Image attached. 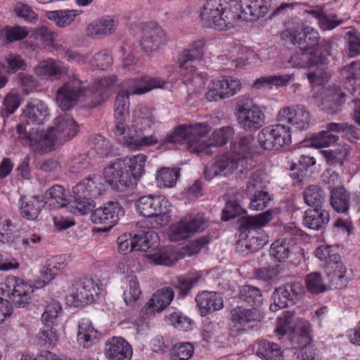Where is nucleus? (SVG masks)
I'll return each instance as SVG.
<instances>
[{
  "label": "nucleus",
  "mask_w": 360,
  "mask_h": 360,
  "mask_svg": "<svg viewBox=\"0 0 360 360\" xmlns=\"http://www.w3.org/2000/svg\"><path fill=\"white\" fill-rule=\"evenodd\" d=\"M210 130V126L205 123L181 125L166 136L162 145L166 143H176L186 141L188 148L191 153L210 154L211 146L226 144L234 134L232 127H224L213 131L207 141L205 137Z\"/></svg>",
  "instance_id": "nucleus-1"
},
{
  "label": "nucleus",
  "mask_w": 360,
  "mask_h": 360,
  "mask_svg": "<svg viewBox=\"0 0 360 360\" xmlns=\"http://www.w3.org/2000/svg\"><path fill=\"white\" fill-rule=\"evenodd\" d=\"M117 80L114 75L103 77L95 82L89 89H84L82 86V82L74 78L58 89L56 102L62 110H68L75 105L80 96L90 94L93 97L90 107L95 108L108 98Z\"/></svg>",
  "instance_id": "nucleus-2"
},
{
  "label": "nucleus",
  "mask_w": 360,
  "mask_h": 360,
  "mask_svg": "<svg viewBox=\"0 0 360 360\" xmlns=\"http://www.w3.org/2000/svg\"><path fill=\"white\" fill-rule=\"evenodd\" d=\"M33 130V128L27 129L23 123L17 126L19 136L29 141L34 150H44L73 138L78 132V126L72 116L63 113L55 119L54 126L50 127L46 133L39 134L34 133Z\"/></svg>",
  "instance_id": "nucleus-3"
},
{
  "label": "nucleus",
  "mask_w": 360,
  "mask_h": 360,
  "mask_svg": "<svg viewBox=\"0 0 360 360\" xmlns=\"http://www.w3.org/2000/svg\"><path fill=\"white\" fill-rule=\"evenodd\" d=\"M146 160V155L142 153L117 158L105 167L104 177L115 191L133 188L145 172Z\"/></svg>",
  "instance_id": "nucleus-4"
},
{
  "label": "nucleus",
  "mask_w": 360,
  "mask_h": 360,
  "mask_svg": "<svg viewBox=\"0 0 360 360\" xmlns=\"http://www.w3.org/2000/svg\"><path fill=\"white\" fill-rule=\"evenodd\" d=\"M252 141L251 136H237L231 141V153L216 158L212 163L205 167V179L210 180L217 176H225L235 170L243 173L244 169H248L247 155L250 153Z\"/></svg>",
  "instance_id": "nucleus-5"
},
{
  "label": "nucleus",
  "mask_w": 360,
  "mask_h": 360,
  "mask_svg": "<svg viewBox=\"0 0 360 360\" xmlns=\"http://www.w3.org/2000/svg\"><path fill=\"white\" fill-rule=\"evenodd\" d=\"M273 211L266 210L255 216L243 217L239 219L240 240L238 242V251L248 254L261 249L268 241V236L259 232L273 219Z\"/></svg>",
  "instance_id": "nucleus-6"
},
{
  "label": "nucleus",
  "mask_w": 360,
  "mask_h": 360,
  "mask_svg": "<svg viewBox=\"0 0 360 360\" xmlns=\"http://www.w3.org/2000/svg\"><path fill=\"white\" fill-rule=\"evenodd\" d=\"M238 0H207L200 13L202 24L207 27L224 30L238 21Z\"/></svg>",
  "instance_id": "nucleus-7"
},
{
  "label": "nucleus",
  "mask_w": 360,
  "mask_h": 360,
  "mask_svg": "<svg viewBox=\"0 0 360 360\" xmlns=\"http://www.w3.org/2000/svg\"><path fill=\"white\" fill-rule=\"evenodd\" d=\"M205 41L202 39L195 41L179 56L178 63L183 83L188 86L189 94L200 93L205 87L207 77L205 74L197 72L193 65L203 55Z\"/></svg>",
  "instance_id": "nucleus-8"
},
{
  "label": "nucleus",
  "mask_w": 360,
  "mask_h": 360,
  "mask_svg": "<svg viewBox=\"0 0 360 360\" xmlns=\"http://www.w3.org/2000/svg\"><path fill=\"white\" fill-rule=\"evenodd\" d=\"M99 181L100 177L96 175L81 181L72 188L73 195L65 207L75 215L89 214L95 205L91 198L101 194L102 184Z\"/></svg>",
  "instance_id": "nucleus-9"
},
{
  "label": "nucleus",
  "mask_w": 360,
  "mask_h": 360,
  "mask_svg": "<svg viewBox=\"0 0 360 360\" xmlns=\"http://www.w3.org/2000/svg\"><path fill=\"white\" fill-rule=\"evenodd\" d=\"M235 110L238 123L245 131H256L265 124L264 112L250 96L239 97Z\"/></svg>",
  "instance_id": "nucleus-10"
},
{
  "label": "nucleus",
  "mask_w": 360,
  "mask_h": 360,
  "mask_svg": "<svg viewBox=\"0 0 360 360\" xmlns=\"http://www.w3.org/2000/svg\"><path fill=\"white\" fill-rule=\"evenodd\" d=\"M137 212L148 218H155L158 226L167 225L170 220V202L162 195H147L140 197L135 203Z\"/></svg>",
  "instance_id": "nucleus-11"
},
{
  "label": "nucleus",
  "mask_w": 360,
  "mask_h": 360,
  "mask_svg": "<svg viewBox=\"0 0 360 360\" xmlns=\"http://www.w3.org/2000/svg\"><path fill=\"white\" fill-rule=\"evenodd\" d=\"M281 39L285 44H291L302 51L314 52L319 45V34L311 26L297 25L287 27L281 32Z\"/></svg>",
  "instance_id": "nucleus-12"
},
{
  "label": "nucleus",
  "mask_w": 360,
  "mask_h": 360,
  "mask_svg": "<svg viewBox=\"0 0 360 360\" xmlns=\"http://www.w3.org/2000/svg\"><path fill=\"white\" fill-rule=\"evenodd\" d=\"M33 287L18 277H11L0 283V300L5 297L16 307H25L31 301Z\"/></svg>",
  "instance_id": "nucleus-13"
},
{
  "label": "nucleus",
  "mask_w": 360,
  "mask_h": 360,
  "mask_svg": "<svg viewBox=\"0 0 360 360\" xmlns=\"http://www.w3.org/2000/svg\"><path fill=\"white\" fill-rule=\"evenodd\" d=\"M257 141L264 150L279 149L291 143L290 128L284 124L270 125L257 134Z\"/></svg>",
  "instance_id": "nucleus-14"
},
{
  "label": "nucleus",
  "mask_w": 360,
  "mask_h": 360,
  "mask_svg": "<svg viewBox=\"0 0 360 360\" xmlns=\"http://www.w3.org/2000/svg\"><path fill=\"white\" fill-rule=\"evenodd\" d=\"M207 227V220L201 215H190L169 226V238L178 242L185 240L193 234L203 231Z\"/></svg>",
  "instance_id": "nucleus-15"
},
{
  "label": "nucleus",
  "mask_w": 360,
  "mask_h": 360,
  "mask_svg": "<svg viewBox=\"0 0 360 360\" xmlns=\"http://www.w3.org/2000/svg\"><path fill=\"white\" fill-rule=\"evenodd\" d=\"M239 79L230 77L223 76L212 80L205 92V98L210 101H218L232 96L240 89Z\"/></svg>",
  "instance_id": "nucleus-16"
},
{
  "label": "nucleus",
  "mask_w": 360,
  "mask_h": 360,
  "mask_svg": "<svg viewBox=\"0 0 360 360\" xmlns=\"http://www.w3.org/2000/svg\"><path fill=\"white\" fill-rule=\"evenodd\" d=\"M302 291V285L299 282L286 283L279 286L272 293L274 302L270 304V309L276 311L295 304L300 300Z\"/></svg>",
  "instance_id": "nucleus-17"
},
{
  "label": "nucleus",
  "mask_w": 360,
  "mask_h": 360,
  "mask_svg": "<svg viewBox=\"0 0 360 360\" xmlns=\"http://www.w3.org/2000/svg\"><path fill=\"white\" fill-rule=\"evenodd\" d=\"M262 180L257 173L252 174L244 191V194L250 200L249 208L252 210H262L266 208L272 198L269 193L262 190Z\"/></svg>",
  "instance_id": "nucleus-18"
},
{
  "label": "nucleus",
  "mask_w": 360,
  "mask_h": 360,
  "mask_svg": "<svg viewBox=\"0 0 360 360\" xmlns=\"http://www.w3.org/2000/svg\"><path fill=\"white\" fill-rule=\"evenodd\" d=\"M124 215V210L118 201H109L91 212V220L94 224L108 225L110 230Z\"/></svg>",
  "instance_id": "nucleus-19"
},
{
  "label": "nucleus",
  "mask_w": 360,
  "mask_h": 360,
  "mask_svg": "<svg viewBox=\"0 0 360 360\" xmlns=\"http://www.w3.org/2000/svg\"><path fill=\"white\" fill-rule=\"evenodd\" d=\"M311 116L309 110L302 105H293L281 108L277 114V120L288 122L297 129L305 130L310 124Z\"/></svg>",
  "instance_id": "nucleus-20"
},
{
  "label": "nucleus",
  "mask_w": 360,
  "mask_h": 360,
  "mask_svg": "<svg viewBox=\"0 0 360 360\" xmlns=\"http://www.w3.org/2000/svg\"><path fill=\"white\" fill-rule=\"evenodd\" d=\"M164 84V80L148 76L131 78L122 83V90L119 93L126 94L129 100V96L141 95L153 89L162 88Z\"/></svg>",
  "instance_id": "nucleus-21"
},
{
  "label": "nucleus",
  "mask_w": 360,
  "mask_h": 360,
  "mask_svg": "<svg viewBox=\"0 0 360 360\" xmlns=\"http://www.w3.org/2000/svg\"><path fill=\"white\" fill-rule=\"evenodd\" d=\"M272 0H238L240 6L238 20L255 21L264 16L271 6Z\"/></svg>",
  "instance_id": "nucleus-22"
},
{
  "label": "nucleus",
  "mask_w": 360,
  "mask_h": 360,
  "mask_svg": "<svg viewBox=\"0 0 360 360\" xmlns=\"http://www.w3.org/2000/svg\"><path fill=\"white\" fill-rule=\"evenodd\" d=\"M119 20L115 16L106 15L93 20L86 29V34L93 39H101L112 34L117 27Z\"/></svg>",
  "instance_id": "nucleus-23"
},
{
  "label": "nucleus",
  "mask_w": 360,
  "mask_h": 360,
  "mask_svg": "<svg viewBox=\"0 0 360 360\" xmlns=\"http://www.w3.org/2000/svg\"><path fill=\"white\" fill-rule=\"evenodd\" d=\"M104 353L108 360H130L133 349L122 337H112L105 342Z\"/></svg>",
  "instance_id": "nucleus-24"
},
{
  "label": "nucleus",
  "mask_w": 360,
  "mask_h": 360,
  "mask_svg": "<svg viewBox=\"0 0 360 360\" xmlns=\"http://www.w3.org/2000/svg\"><path fill=\"white\" fill-rule=\"evenodd\" d=\"M230 315L233 326L248 328H252L257 325L264 318V316L255 308L247 309L243 307H236L232 309Z\"/></svg>",
  "instance_id": "nucleus-25"
},
{
  "label": "nucleus",
  "mask_w": 360,
  "mask_h": 360,
  "mask_svg": "<svg viewBox=\"0 0 360 360\" xmlns=\"http://www.w3.org/2000/svg\"><path fill=\"white\" fill-rule=\"evenodd\" d=\"M34 74L41 78L46 79H58L63 75L67 74V68L63 63L53 58H48L39 61L34 68Z\"/></svg>",
  "instance_id": "nucleus-26"
},
{
  "label": "nucleus",
  "mask_w": 360,
  "mask_h": 360,
  "mask_svg": "<svg viewBox=\"0 0 360 360\" xmlns=\"http://www.w3.org/2000/svg\"><path fill=\"white\" fill-rule=\"evenodd\" d=\"M124 145L131 150H139L143 146H150L158 143V139L155 135L145 136L141 129L132 125L125 131Z\"/></svg>",
  "instance_id": "nucleus-27"
},
{
  "label": "nucleus",
  "mask_w": 360,
  "mask_h": 360,
  "mask_svg": "<svg viewBox=\"0 0 360 360\" xmlns=\"http://www.w3.org/2000/svg\"><path fill=\"white\" fill-rule=\"evenodd\" d=\"M174 292L169 287L158 290L143 307L141 312L143 314H152L165 309L172 301Z\"/></svg>",
  "instance_id": "nucleus-28"
},
{
  "label": "nucleus",
  "mask_w": 360,
  "mask_h": 360,
  "mask_svg": "<svg viewBox=\"0 0 360 360\" xmlns=\"http://www.w3.org/2000/svg\"><path fill=\"white\" fill-rule=\"evenodd\" d=\"M129 100L127 95L118 93L115 102V122L112 129L116 136L124 135L126 131L125 122L129 116Z\"/></svg>",
  "instance_id": "nucleus-29"
},
{
  "label": "nucleus",
  "mask_w": 360,
  "mask_h": 360,
  "mask_svg": "<svg viewBox=\"0 0 360 360\" xmlns=\"http://www.w3.org/2000/svg\"><path fill=\"white\" fill-rule=\"evenodd\" d=\"M330 220L329 212L322 207L307 209L303 217V224L305 227L314 231L324 229Z\"/></svg>",
  "instance_id": "nucleus-30"
},
{
  "label": "nucleus",
  "mask_w": 360,
  "mask_h": 360,
  "mask_svg": "<svg viewBox=\"0 0 360 360\" xmlns=\"http://www.w3.org/2000/svg\"><path fill=\"white\" fill-rule=\"evenodd\" d=\"M195 301L202 316H206L224 307L223 299L216 292H203L197 295Z\"/></svg>",
  "instance_id": "nucleus-31"
},
{
  "label": "nucleus",
  "mask_w": 360,
  "mask_h": 360,
  "mask_svg": "<svg viewBox=\"0 0 360 360\" xmlns=\"http://www.w3.org/2000/svg\"><path fill=\"white\" fill-rule=\"evenodd\" d=\"M98 295L97 284L91 278H84L77 283L73 294L75 301L80 303H91Z\"/></svg>",
  "instance_id": "nucleus-32"
},
{
  "label": "nucleus",
  "mask_w": 360,
  "mask_h": 360,
  "mask_svg": "<svg viewBox=\"0 0 360 360\" xmlns=\"http://www.w3.org/2000/svg\"><path fill=\"white\" fill-rule=\"evenodd\" d=\"M351 196L342 186H333L330 189L329 202L331 207L337 212L347 214L350 207Z\"/></svg>",
  "instance_id": "nucleus-33"
},
{
  "label": "nucleus",
  "mask_w": 360,
  "mask_h": 360,
  "mask_svg": "<svg viewBox=\"0 0 360 360\" xmlns=\"http://www.w3.org/2000/svg\"><path fill=\"white\" fill-rule=\"evenodd\" d=\"M25 117L27 123L41 124L49 117V112L46 104L39 100L29 102L24 110Z\"/></svg>",
  "instance_id": "nucleus-34"
},
{
  "label": "nucleus",
  "mask_w": 360,
  "mask_h": 360,
  "mask_svg": "<svg viewBox=\"0 0 360 360\" xmlns=\"http://www.w3.org/2000/svg\"><path fill=\"white\" fill-rule=\"evenodd\" d=\"M98 332L90 320L82 319L78 323L77 342L84 347H89L94 340L96 339Z\"/></svg>",
  "instance_id": "nucleus-35"
},
{
  "label": "nucleus",
  "mask_w": 360,
  "mask_h": 360,
  "mask_svg": "<svg viewBox=\"0 0 360 360\" xmlns=\"http://www.w3.org/2000/svg\"><path fill=\"white\" fill-rule=\"evenodd\" d=\"M123 288V298L127 306H132L141 294L138 278L134 275L125 276Z\"/></svg>",
  "instance_id": "nucleus-36"
},
{
  "label": "nucleus",
  "mask_w": 360,
  "mask_h": 360,
  "mask_svg": "<svg viewBox=\"0 0 360 360\" xmlns=\"http://www.w3.org/2000/svg\"><path fill=\"white\" fill-rule=\"evenodd\" d=\"M44 198L45 203H49V205L56 209L65 206L68 194L62 186L55 184L45 192Z\"/></svg>",
  "instance_id": "nucleus-37"
},
{
  "label": "nucleus",
  "mask_w": 360,
  "mask_h": 360,
  "mask_svg": "<svg viewBox=\"0 0 360 360\" xmlns=\"http://www.w3.org/2000/svg\"><path fill=\"white\" fill-rule=\"evenodd\" d=\"M238 298L253 307L261 306L264 301V296L261 290L251 285H245L240 287Z\"/></svg>",
  "instance_id": "nucleus-38"
},
{
  "label": "nucleus",
  "mask_w": 360,
  "mask_h": 360,
  "mask_svg": "<svg viewBox=\"0 0 360 360\" xmlns=\"http://www.w3.org/2000/svg\"><path fill=\"white\" fill-rule=\"evenodd\" d=\"M332 264L330 266L332 271L328 273L331 285L336 288H342L347 286L350 276L347 274L345 266L342 262H339V261Z\"/></svg>",
  "instance_id": "nucleus-39"
},
{
  "label": "nucleus",
  "mask_w": 360,
  "mask_h": 360,
  "mask_svg": "<svg viewBox=\"0 0 360 360\" xmlns=\"http://www.w3.org/2000/svg\"><path fill=\"white\" fill-rule=\"evenodd\" d=\"M304 202L312 207H322L326 192L319 185H309L303 192Z\"/></svg>",
  "instance_id": "nucleus-40"
},
{
  "label": "nucleus",
  "mask_w": 360,
  "mask_h": 360,
  "mask_svg": "<svg viewBox=\"0 0 360 360\" xmlns=\"http://www.w3.org/2000/svg\"><path fill=\"white\" fill-rule=\"evenodd\" d=\"M20 214L21 215L29 220L35 219L44 206V202L39 197L34 196L30 200L25 201V198H20Z\"/></svg>",
  "instance_id": "nucleus-41"
},
{
  "label": "nucleus",
  "mask_w": 360,
  "mask_h": 360,
  "mask_svg": "<svg viewBox=\"0 0 360 360\" xmlns=\"http://www.w3.org/2000/svg\"><path fill=\"white\" fill-rule=\"evenodd\" d=\"M165 321L179 330H188L192 328V321L176 309H168L165 316Z\"/></svg>",
  "instance_id": "nucleus-42"
},
{
  "label": "nucleus",
  "mask_w": 360,
  "mask_h": 360,
  "mask_svg": "<svg viewBox=\"0 0 360 360\" xmlns=\"http://www.w3.org/2000/svg\"><path fill=\"white\" fill-rule=\"evenodd\" d=\"M163 37V31L159 27L147 31L141 40V46L146 52L157 50L162 41Z\"/></svg>",
  "instance_id": "nucleus-43"
},
{
  "label": "nucleus",
  "mask_w": 360,
  "mask_h": 360,
  "mask_svg": "<svg viewBox=\"0 0 360 360\" xmlns=\"http://www.w3.org/2000/svg\"><path fill=\"white\" fill-rule=\"evenodd\" d=\"M283 271V265L274 264L256 269L254 276L258 280L262 281L269 285L275 283L278 276Z\"/></svg>",
  "instance_id": "nucleus-44"
},
{
  "label": "nucleus",
  "mask_w": 360,
  "mask_h": 360,
  "mask_svg": "<svg viewBox=\"0 0 360 360\" xmlns=\"http://www.w3.org/2000/svg\"><path fill=\"white\" fill-rule=\"evenodd\" d=\"M256 354L266 360H273L281 355V351L278 344L260 340L257 342Z\"/></svg>",
  "instance_id": "nucleus-45"
},
{
  "label": "nucleus",
  "mask_w": 360,
  "mask_h": 360,
  "mask_svg": "<svg viewBox=\"0 0 360 360\" xmlns=\"http://www.w3.org/2000/svg\"><path fill=\"white\" fill-rule=\"evenodd\" d=\"M82 13L80 10H59L49 12L47 18L54 21L57 25L65 27L70 25Z\"/></svg>",
  "instance_id": "nucleus-46"
},
{
  "label": "nucleus",
  "mask_w": 360,
  "mask_h": 360,
  "mask_svg": "<svg viewBox=\"0 0 360 360\" xmlns=\"http://www.w3.org/2000/svg\"><path fill=\"white\" fill-rule=\"evenodd\" d=\"M27 67V63L22 56L13 53L5 56L1 64V68L8 74H14L20 70H26Z\"/></svg>",
  "instance_id": "nucleus-47"
},
{
  "label": "nucleus",
  "mask_w": 360,
  "mask_h": 360,
  "mask_svg": "<svg viewBox=\"0 0 360 360\" xmlns=\"http://www.w3.org/2000/svg\"><path fill=\"white\" fill-rule=\"evenodd\" d=\"M179 171L176 168H161L156 174L158 186L160 188L174 186L179 175Z\"/></svg>",
  "instance_id": "nucleus-48"
},
{
  "label": "nucleus",
  "mask_w": 360,
  "mask_h": 360,
  "mask_svg": "<svg viewBox=\"0 0 360 360\" xmlns=\"http://www.w3.org/2000/svg\"><path fill=\"white\" fill-rule=\"evenodd\" d=\"M326 130H323L319 134H314L311 139V146L316 148L328 147L333 143H335L338 140V136L332 134L334 132L333 130L328 129V124L326 127Z\"/></svg>",
  "instance_id": "nucleus-49"
},
{
  "label": "nucleus",
  "mask_w": 360,
  "mask_h": 360,
  "mask_svg": "<svg viewBox=\"0 0 360 360\" xmlns=\"http://www.w3.org/2000/svg\"><path fill=\"white\" fill-rule=\"evenodd\" d=\"M290 244L284 239L275 240L270 247L269 255L276 262H282L290 254Z\"/></svg>",
  "instance_id": "nucleus-50"
},
{
  "label": "nucleus",
  "mask_w": 360,
  "mask_h": 360,
  "mask_svg": "<svg viewBox=\"0 0 360 360\" xmlns=\"http://www.w3.org/2000/svg\"><path fill=\"white\" fill-rule=\"evenodd\" d=\"M62 307L58 302H53L49 304L41 315V321L45 327L54 328L58 324L59 313Z\"/></svg>",
  "instance_id": "nucleus-51"
},
{
  "label": "nucleus",
  "mask_w": 360,
  "mask_h": 360,
  "mask_svg": "<svg viewBox=\"0 0 360 360\" xmlns=\"http://www.w3.org/2000/svg\"><path fill=\"white\" fill-rule=\"evenodd\" d=\"M314 53L300 50L290 57L288 63L293 68H309L316 63L313 57Z\"/></svg>",
  "instance_id": "nucleus-52"
},
{
  "label": "nucleus",
  "mask_w": 360,
  "mask_h": 360,
  "mask_svg": "<svg viewBox=\"0 0 360 360\" xmlns=\"http://www.w3.org/2000/svg\"><path fill=\"white\" fill-rule=\"evenodd\" d=\"M306 288L313 294L323 292L328 288L323 281L321 274L319 272L309 274L305 278Z\"/></svg>",
  "instance_id": "nucleus-53"
},
{
  "label": "nucleus",
  "mask_w": 360,
  "mask_h": 360,
  "mask_svg": "<svg viewBox=\"0 0 360 360\" xmlns=\"http://www.w3.org/2000/svg\"><path fill=\"white\" fill-rule=\"evenodd\" d=\"M328 129L337 133H344L349 141L360 139V129L347 123H328Z\"/></svg>",
  "instance_id": "nucleus-54"
},
{
  "label": "nucleus",
  "mask_w": 360,
  "mask_h": 360,
  "mask_svg": "<svg viewBox=\"0 0 360 360\" xmlns=\"http://www.w3.org/2000/svg\"><path fill=\"white\" fill-rule=\"evenodd\" d=\"M194 353V348L190 342H181L174 345L171 351L172 360H188Z\"/></svg>",
  "instance_id": "nucleus-55"
},
{
  "label": "nucleus",
  "mask_w": 360,
  "mask_h": 360,
  "mask_svg": "<svg viewBox=\"0 0 360 360\" xmlns=\"http://www.w3.org/2000/svg\"><path fill=\"white\" fill-rule=\"evenodd\" d=\"M153 233V230H148L132 236L134 243L136 245L135 250L146 252L150 248H153L151 240Z\"/></svg>",
  "instance_id": "nucleus-56"
},
{
  "label": "nucleus",
  "mask_w": 360,
  "mask_h": 360,
  "mask_svg": "<svg viewBox=\"0 0 360 360\" xmlns=\"http://www.w3.org/2000/svg\"><path fill=\"white\" fill-rule=\"evenodd\" d=\"M294 79V74L271 75L258 79L255 84L257 85V84L267 83L276 86H287L291 81Z\"/></svg>",
  "instance_id": "nucleus-57"
},
{
  "label": "nucleus",
  "mask_w": 360,
  "mask_h": 360,
  "mask_svg": "<svg viewBox=\"0 0 360 360\" xmlns=\"http://www.w3.org/2000/svg\"><path fill=\"white\" fill-rule=\"evenodd\" d=\"M18 77L22 91L25 95L37 91L39 87L38 80L31 75L21 72L18 74Z\"/></svg>",
  "instance_id": "nucleus-58"
},
{
  "label": "nucleus",
  "mask_w": 360,
  "mask_h": 360,
  "mask_svg": "<svg viewBox=\"0 0 360 360\" xmlns=\"http://www.w3.org/2000/svg\"><path fill=\"white\" fill-rule=\"evenodd\" d=\"M91 66L105 70L112 63V58L110 52L106 50H102L96 53L89 61Z\"/></svg>",
  "instance_id": "nucleus-59"
},
{
  "label": "nucleus",
  "mask_w": 360,
  "mask_h": 360,
  "mask_svg": "<svg viewBox=\"0 0 360 360\" xmlns=\"http://www.w3.org/2000/svg\"><path fill=\"white\" fill-rule=\"evenodd\" d=\"M243 213H246V210L240 205L238 202L236 200H229L222 211L221 219L227 221Z\"/></svg>",
  "instance_id": "nucleus-60"
},
{
  "label": "nucleus",
  "mask_w": 360,
  "mask_h": 360,
  "mask_svg": "<svg viewBox=\"0 0 360 360\" xmlns=\"http://www.w3.org/2000/svg\"><path fill=\"white\" fill-rule=\"evenodd\" d=\"M14 12L16 15L27 22H34L38 19L37 14L30 6L21 2L15 4Z\"/></svg>",
  "instance_id": "nucleus-61"
},
{
  "label": "nucleus",
  "mask_w": 360,
  "mask_h": 360,
  "mask_svg": "<svg viewBox=\"0 0 360 360\" xmlns=\"http://www.w3.org/2000/svg\"><path fill=\"white\" fill-rule=\"evenodd\" d=\"M21 102L20 96L17 94H8L4 98V109L1 110V115L5 117L13 114L19 107Z\"/></svg>",
  "instance_id": "nucleus-62"
},
{
  "label": "nucleus",
  "mask_w": 360,
  "mask_h": 360,
  "mask_svg": "<svg viewBox=\"0 0 360 360\" xmlns=\"http://www.w3.org/2000/svg\"><path fill=\"white\" fill-rule=\"evenodd\" d=\"M348 38V56L353 58L360 54V33L356 31L347 32Z\"/></svg>",
  "instance_id": "nucleus-63"
},
{
  "label": "nucleus",
  "mask_w": 360,
  "mask_h": 360,
  "mask_svg": "<svg viewBox=\"0 0 360 360\" xmlns=\"http://www.w3.org/2000/svg\"><path fill=\"white\" fill-rule=\"evenodd\" d=\"M341 75L349 82L360 79V61H354L341 70Z\"/></svg>",
  "instance_id": "nucleus-64"
}]
</instances>
